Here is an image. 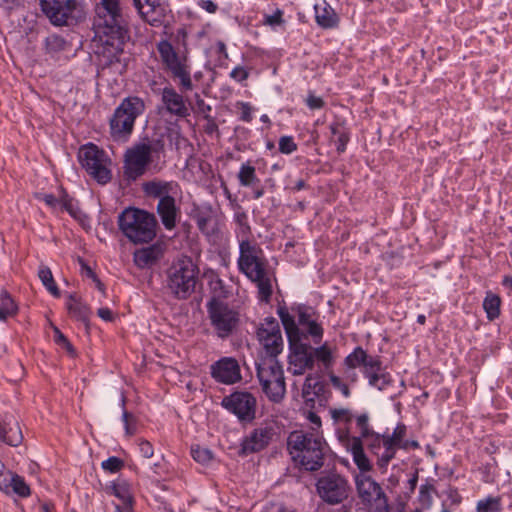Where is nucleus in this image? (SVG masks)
I'll return each instance as SVG.
<instances>
[{
  "label": "nucleus",
  "mask_w": 512,
  "mask_h": 512,
  "mask_svg": "<svg viewBox=\"0 0 512 512\" xmlns=\"http://www.w3.org/2000/svg\"><path fill=\"white\" fill-rule=\"evenodd\" d=\"M241 109L240 119L244 122H250L252 120V107L247 102H237L236 104Z\"/></svg>",
  "instance_id": "obj_58"
},
{
  "label": "nucleus",
  "mask_w": 512,
  "mask_h": 512,
  "mask_svg": "<svg viewBox=\"0 0 512 512\" xmlns=\"http://www.w3.org/2000/svg\"><path fill=\"white\" fill-rule=\"evenodd\" d=\"M164 151V142L157 139L153 142H141L127 149L124 157V174L130 180L142 176L151 161L152 153Z\"/></svg>",
  "instance_id": "obj_10"
},
{
  "label": "nucleus",
  "mask_w": 512,
  "mask_h": 512,
  "mask_svg": "<svg viewBox=\"0 0 512 512\" xmlns=\"http://www.w3.org/2000/svg\"><path fill=\"white\" fill-rule=\"evenodd\" d=\"M330 414H331L332 419L336 423L348 424V423H351L353 420V414L347 408L331 409Z\"/></svg>",
  "instance_id": "obj_47"
},
{
  "label": "nucleus",
  "mask_w": 512,
  "mask_h": 512,
  "mask_svg": "<svg viewBox=\"0 0 512 512\" xmlns=\"http://www.w3.org/2000/svg\"><path fill=\"white\" fill-rule=\"evenodd\" d=\"M145 111L144 101L137 96L126 97L110 119V133L114 140L125 141L131 135L135 120Z\"/></svg>",
  "instance_id": "obj_6"
},
{
  "label": "nucleus",
  "mask_w": 512,
  "mask_h": 512,
  "mask_svg": "<svg viewBox=\"0 0 512 512\" xmlns=\"http://www.w3.org/2000/svg\"><path fill=\"white\" fill-rule=\"evenodd\" d=\"M356 488L362 502L371 506L374 512H391L384 490L374 479L369 476L357 478Z\"/></svg>",
  "instance_id": "obj_15"
},
{
  "label": "nucleus",
  "mask_w": 512,
  "mask_h": 512,
  "mask_svg": "<svg viewBox=\"0 0 512 512\" xmlns=\"http://www.w3.org/2000/svg\"><path fill=\"white\" fill-rule=\"evenodd\" d=\"M306 104L310 109H321L325 103L322 98L310 94L306 99Z\"/></svg>",
  "instance_id": "obj_61"
},
{
  "label": "nucleus",
  "mask_w": 512,
  "mask_h": 512,
  "mask_svg": "<svg viewBox=\"0 0 512 512\" xmlns=\"http://www.w3.org/2000/svg\"><path fill=\"white\" fill-rule=\"evenodd\" d=\"M283 14V11L278 8L272 15L264 16L263 24L270 27L280 26L284 23Z\"/></svg>",
  "instance_id": "obj_55"
},
{
  "label": "nucleus",
  "mask_w": 512,
  "mask_h": 512,
  "mask_svg": "<svg viewBox=\"0 0 512 512\" xmlns=\"http://www.w3.org/2000/svg\"><path fill=\"white\" fill-rule=\"evenodd\" d=\"M310 353L313 360V368L317 365L319 368L328 370L333 366L334 354L327 343L315 348L310 346Z\"/></svg>",
  "instance_id": "obj_28"
},
{
  "label": "nucleus",
  "mask_w": 512,
  "mask_h": 512,
  "mask_svg": "<svg viewBox=\"0 0 512 512\" xmlns=\"http://www.w3.org/2000/svg\"><path fill=\"white\" fill-rule=\"evenodd\" d=\"M258 247L248 239H242L239 242V257L246 255H256L258 253Z\"/></svg>",
  "instance_id": "obj_54"
},
{
  "label": "nucleus",
  "mask_w": 512,
  "mask_h": 512,
  "mask_svg": "<svg viewBox=\"0 0 512 512\" xmlns=\"http://www.w3.org/2000/svg\"><path fill=\"white\" fill-rule=\"evenodd\" d=\"M237 263L240 272L257 285L259 299L268 302L272 295V285L264 261L256 254L239 257Z\"/></svg>",
  "instance_id": "obj_12"
},
{
  "label": "nucleus",
  "mask_w": 512,
  "mask_h": 512,
  "mask_svg": "<svg viewBox=\"0 0 512 512\" xmlns=\"http://www.w3.org/2000/svg\"><path fill=\"white\" fill-rule=\"evenodd\" d=\"M17 312V306L14 300L7 292L0 294V320L4 321L8 317L15 315Z\"/></svg>",
  "instance_id": "obj_39"
},
{
  "label": "nucleus",
  "mask_w": 512,
  "mask_h": 512,
  "mask_svg": "<svg viewBox=\"0 0 512 512\" xmlns=\"http://www.w3.org/2000/svg\"><path fill=\"white\" fill-rule=\"evenodd\" d=\"M139 450L142 456L145 458H151L154 454L152 444L146 440H141L139 442Z\"/></svg>",
  "instance_id": "obj_60"
},
{
  "label": "nucleus",
  "mask_w": 512,
  "mask_h": 512,
  "mask_svg": "<svg viewBox=\"0 0 512 512\" xmlns=\"http://www.w3.org/2000/svg\"><path fill=\"white\" fill-rule=\"evenodd\" d=\"M157 213L163 226L167 230L174 229L176 227V220L179 213V208L176 206L175 197L159 200L157 204Z\"/></svg>",
  "instance_id": "obj_26"
},
{
  "label": "nucleus",
  "mask_w": 512,
  "mask_h": 512,
  "mask_svg": "<svg viewBox=\"0 0 512 512\" xmlns=\"http://www.w3.org/2000/svg\"><path fill=\"white\" fill-rule=\"evenodd\" d=\"M123 466H124L123 460H121L120 458L115 457V456L109 457L108 459L104 460L101 463V467L105 471H108L110 473H116V472L120 471Z\"/></svg>",
  "instance_id": "obj_52"
},
{
  "label": "nucleus",
  "mask_w": 512,
  "mask_h": 512,
  "mask_svg": "<svg viewBox=\"0 0 512 512\" xmlns=\"http://www.w3.org/2000/svg\"><path fill=\"white\" fill-rule=\"evenodd\" d=\"M356 426L360 431L359 438L361 439L374 432L369 426V415L367 413L360 414L356 417Z\"/></svg>",
  "instance_id": "obj_50"
},
{
  "label": "nucleus",
  "mask_w": 512,
  "mask_h": 512,
  "mask_svg": "<svg viewBox=\"0 0 512 512\" xmlns=\"http://www.w3.org/2000/svg\"><path fill=\"white\" fill-rule=\"evenodd\" d=\"M368 383L370 386L375 387L378 390H384L391 384V376L388 373L381 371L377 374L371 375L368 379Z\"/></svg>",
  "instance_id": "obj_46"
},
{
  "label": "nucleus",
  "mask_w": 512,
  "mask_h": 512,
  "mask_svg": "<svg viewBox=\"0 0 512 512\" xmlns=\"http://www.w3.org/2000/svg\"><path fill=\"white\" fill-rule=\"evenodd\" d=\"M98 316L105 320V321H112L113 320V313L112 311L107 307L99 308L97 311Z\"/></svg>",
  "instance_id": "obj_63"
},
{
  "label": "nucleus",
  "mask_w": 512,
  "mask_h": 512,
  "mask_svg": "<svg viewBox=\"0 0 512 512\" xmlns=\"http://www.w3.org/2000/svg\"><path fill=\"white\" fill-rule=\"evenodd\" d=\"M317 24L325 29L334 28L338 24V16L334 9L323 0L314 6Z\"/></svg>",
  "instance_id": "obj_27"
},
{
  "label": "nucleus",
  "mask_w": 512,
  "mask_h": 512,
  "mask_svg": "<svg viewBox=\"0 0 512 512\" xmlns=\"http://www.w3.org/2000/svg\"><path fill=\"white\" fill-rule=\"evenodd\" d=\"M330 382L333 388L340 391L345 398L350 397V389L348 385L345 382H343V380L340 377L332 374L330 375Z\"/></svg>",
  "instance_id": "obj_56"
},
{
  "label": "nucleus",
  "mask_w": 512,
  "mask_h": 512,
  "mask_svg": "<svg viewBox=\"0 0 512 512\" xmlns=\"http://www.w3.org/2000/svg\"><path fill=\"white\" fill-rule=\"evenodd\" d=\"M476 510L477 512H500V499L496 497H488L484 500H480L477 503Z\"/></svg>",
  "instance_id": "obj_43"
},
{
  "label": "nucleus",
  "mask_w": 512,
  "mask_h": 512,
  "mask_svg": "<svg viewBox=\"0 0 512 512\" xmlns=\"http://www.w3.org/2000/svg\"><path fill=\"white\" fill-rule=\"evenodd\" d=\"M276 435L272 424H262L246 435L240 444V454L243 456L257 453L265 449Z\"/></svg>",
  "instance_id": "obj_18"
},
{
  "label": "nucleus",
  "mask_w": 512,
  "mask_h": 512,
  "mask_svg": "<svg viewBox=\"0 0 512 512\" xmlns=\"http://www.w3.org/2000/svg\"><path fill=\"white\" fill-rule=\"evenodd\" d=\"M363 439H364L369 451L374 455H376V452L378 450H380L381 445H383L385 443V441L387 440L385 435H380L375 432H372L371 434L367 435Z\"/></svg>",
  "instance_id": "obj_44"
},
{
  "label": "nucleus",
  "mask_w": 512,
  "mask_h": 512,
  "mask_svg": "<svg viewBox=\"0 0 512 512\" xmlns=\"http://www.w3.org/2000/svg\"><path fill=\"white\" fill-rule=\"evenodd\" d=\"M366 354V351L363 350L362 347H356L353 352L344 359V365L347 368V378H350L351 382L356 381L357 374L354 370L359 366H363L366 360Z\"/></svg>",
  "instance_id": "obj_31"
},
{
  "label": "nucleus",
  "mask_w": 512,
  "mask_h": 512,
  "mask_svg": "<svg viewBox=\"0 0 512 512\" xmlns=\"http://www.w3.org/2000/svg\"><path fill=\"white\" fill-rule=\"evenodd\" d=\"M199 269L188 256H181L165 272V288L174 298L185 300L195 291Z\"/></svg>",
  "instance_id": "obj_4"
},
{
  "label": "nucleus",
  "mask_w": 512,
  "mask_h": 512,
  "mask_svg": "<svg viewBox=\"0 0 512 512\" xmlns=\"http://www.w3.org/2000/svg\"><path fill=\"white\" fill-rule=\"evenodd\" d=\"M208 319L217 337L226 339L237 329L240 322L238 311L218 298L206 304Z\"/></svg>",
  "instance_id": "obj_11"
},
{
  "label": "nucleus",
  "mask_w": 512,
  "mask_h": 512,
  "mask_svg": "<svg viewBox=\"0 0 512 512\" xmlns=\"http://www.w3.org/2000/svg\"><path fill=\"white\" fill-rule=\"evenodd\" d=\"M143 190L148 196L159 198V200L175 197L180 191L177 182L160 180H152L144 183Z\"/></svg>",
  "instance_id": "obj_24"
},
{
  "label": "nucleus",
  "mask_w": 512,
  "mask_h": 512,
  "mask_svg": "<svg viewBox=\"0 0 512 512\" xmlns=\"http://www.w3.org/2000/svg\"><path fill=\"white\" fill-rule=\"evenodd\" d=\"M330 131L336 144L338 153H343L346 150V146L349 142V133L344 124L340 122H334L330 125Z\"/></svg>",
  "instance_id": "obj_35"
},
{
  "label": "nucleus",
  "mask_w": 512,
  "mask_h": 512,
  "mask_svg": "<svg viewBox=\"0 0 512 512\" xmlns=\"http://www.w3.org/2000/svg\"><path fill=\"white\" fill-rule=\"evenodd\" d=\"M321 388L322 386L320 382L313 378L312 375H308L303 385V395L304 397L308 398L311 390L314 395H317L319 391H321Z\"/></svg>",
  "instance_id": "obj_51"
},
{
  "label": "nucleus",
  "mask_w": 512,
  "mask_h": 512,
  "mask_svg": "<svg viewBox=\"0 0 512 512\" xmlns=\"http://www.w3.org/2000/svg\"><path fill=\"white\" fill-rule=\"evenodd\" d=\"M211 376L219 383L231 385L242 378L238 361L233 357H223L211 365Z\"/></svg>",
  "instance_id": "obj_20"
},
{
  "label": "nucleus",
  "mask_w": 512,
  "mask_h": 512,
  "mask_svg": "<svg viewBox=\"0 0 512 512\" xmlns=\"http://www.w3.org/2000/svg\"><path fill=\"white\" fill-rule=\"evenodd\" d=\"M162 256V246L153 244L148 247L136 250L133 255V260L137 267L144 269L155 265L162 258Z\"/></svg>",
  "instance_id": "obj_25"
},
{
  "label": "nucleus",
  "mask_w": 512,
  "mask_h": 512,
  "mask_svg": "<svg viewBox=\"0 0 512 512\" xmlns=\"http://www.w3.org/2000/svg\"><path fill=\"white\" fill-rule=\"evenodd\" d=\"M349 450L353 456V461L359 470L363 472H368L371 470V464L369 459L364 453L363 443L361 438L353 437L349 443Z\"/></svg>",
  "instance_id": "obj_29"
},
{
  "label": "nucleus",
  "mask_w": 512,
  "mask_h": 512,
  "mask_svg": "<svg viewBox=\"0 0 512 512\" xmlns=\"http://www.w3.org/2000/svg\"><path fill=\"white\" fill-rule=\"evenodd\" d=\"M195 102L198 107L199 112L208 113L211 111L210 105L206 104L205 101L200 97L199 94H195Z\"/></svg>",
  "instance_id": "obj_62"
},
{
  "label": "nucleus",
  "mask_w": 512,
  "mask_h": 512,
  "mask_svg": "<svg viewBox=\"0 0 512 512\" xmlns=\"http://www.w3.org/2000/svg\"><path fill=\"white\" fill-rule=\"evenodd\" d=\"M79 161L83 168L100 184H106L111 179L107 168L108 159L103 150L89 143L81 147Z\"/></svg>",
  "instance_id": "obj_14"
},
{
  "label": "nucleus",
  "mask_w": 512,
  "mask_h": 512,
  "mask_svg": "<svg viewBox=\"0 0 512 512\" xmlns=\"http://www.w3.org/2000/svg\"><path fill=\"white\" fill-rule=\"evenodd\" d=\"M122 421L124 423L125 433L128 436H132L137 431V419L128 411L124 410L122 413Z\"/></svg>",
  "instance_id": "obj_48"
},
{
  "label": "nucleus",
  "mask_w": 512,
  "mask_h": 512,
  "mask_svg": "<svg viewBox=\"0 0 512 512\" xmlns=\"http://www.w3.org/2000/svg\"><path fill=\"white\" fill-rule=\"evenodd\" d=\"M191 456L196 462L203 465L208 464L213 458V454L208 448L199 445L191 447Z\"/></svg>",
  "instance_id": "obj_45"
},
{
  "label": "nucleus",
  "mask_w": 512,
  "mask_h": 512,
  "mask_svg": "<svg viewBox=\"0 0 512 512\" xmlns=\"http://www.w3.org/2000/svg\"><path fill=\"white\" fill-rule=\"evenodd\" d=\"M0 440L10 446H18L23 440L21 430L16 422L0 423Z\"/></svg>",
  "instance_id": "obj_30"
},
{
  "label": "nucleus",
  "mask_w": 512,
  "mask_h": 512,
  "mask_svg": "<svg viewBox=\"0 0 512 512\" xmlns=\"http://www.w3.org/2000/svg\"><path fill=\"white\" fill-rule=\"evenodd\" d=\"M42 13L54 26H68L85 18L84 0H39Z\"/></svg>",
  "instance_id": "obj_7"
},
{
  "label": "nucleus",
  "mask_w": 512,
  "mask_h": 512,
  "mask_svg": "<svg viewBox=\"0 0 512 512\" xmlns=\"http://www.w3.org/2000/svg\"><path fill=\"white\" fill-rule=\"evenodd\" d=\"M277 313L284 326L291 350L288 370L293 375H303L306 370H313L310 345L301 342V331L296 325L294 316L290 315L285 307H279Z\"/></svg>",
  "instance_id": "obj_3"
},
{
  "label": "nucleus",
  "mask_w": 512,
  "mask_h": 512,
  "mask_svg": "<svg viewBox=\"0 0 512 512\" xmlns=\"http://www.w3.org/2000/svg\"><path fill=\"white\" fill-rule=\"evenodd\" d=\"M398 449V446L387 439L385 443L381 445L380 450L376 452L377 465L383 472L386 471L388 464L395 457Z\"/></svg>",
  "instance_id": "obj_33"
},
{
  "label": "nucleus",
  "mask_w": 512,
  "mask_h": 512,
  "mask_svg": "<svg viewBox=\"0 0 512 512\" xmlns=\"http://www.w3.org/2000/svg\"><path fill=\"white\" fill-rule=\"evenodd\" d=\"M406 434V427L403 424H399L395 427L393 430V433L391 435H387L386 438L391 441L393 444L401 447V443L403 442V439Z\"/></svg>",
  "instance_id": "obj_53"
},
{
  "label": "nucleus",
  "mask_w": 512,
  "mask_h": 512,
  "mask_svg": "<svg viewBox=\"0 0 512 512\" xmlns=\"http://www.w3.org/2000/svg\"><path fill=\"white\" fill-rule=\"evenodd\" d=\"M257 377L269 400L278 403L286 393L283 368L274 357H265L257 363Z\"/></svg>",
  "instance_id": "obj_8"
},
{
  "label": "nucleus",
  "mask_w": 512,
  "mask_h": 512,
  "mask_svg": "<svg viewBox=\"0 0 512 512\" xmlns=\"http://www.w3.org/2000/svg\"><path fill=\"white\" fill-rule=\"evenodd\" d=\"M11 490L20 497H28L30 495V488L24 479L17 475L10 473Z\"/></svg>",
  "instance_id": "obj_41"
},
{
  "label": "nucleus",
  "mask_w": 512,
  "mask_h": 512,
  "mask_svg": "<svg viewBox=\"0 0 512 512\" xmlns=\"http://www.w3.org/2000/svg\"><path fill=\"white\" fill-rule=\"evenodd\" d=\"M192 218L206 237L210 238L218 234V219L211 206L196 207L193 210Z\"/></svg>",
  "instance_id": "obj_23"
},
{
  "label": "nucleus",
  "mask_w": 512,
  "mask_h": 512,
  "mask_svg": "<svg viewBox=\"0 0 512 512\" xmlns=\"http://www.w3.org/2000/svg\"><path fill=\"white\" fill-rule=\"evenodd\" d=\"M118 225L123 235L135 244L148 243L156 236L155 216L142 209H124L118 216Z\"/></svg>",
  "instance_id": "obj_5"
},
{
  "label": "nucleus",
  "mask_w": 512,
  "mask_h": 512,
  "mask_svg": "<svg viewBox=\"0 0 512 512\" xmlns=\"http://www.w3.org/2000/svg\"><path fill=\"white\" fill-rule=\"evenodd\" d=\"M157 50L160 54L162 63L168 70L174 80L179 81V88L182 93L193 90L191 79V67L188 59L184 55H179L172 44L167 40H162L157 44Z\"/></svg>",
  "instance_id": "obj_9"
},
{
  "label": "nucleus",
  "mask_w": 512,
  "mask_h": 512,
  "mask_svg": "<svg viewBox=\"0 0 512 512\" xmlns=\"http://www.w3.org/2000/svg\"><path fill=\"white\" fill-rule=\"evenodd\" d=\"M279 151L282 154H292L298 148L292 136H282L279 139Z\"/></svg>",
  "instance_id": "obj_49"
},
{
  "label": "nucleus",
  "mask_w": 512,
  "mask_h": 512,
  "mask_svg": "<svg viewBox=\"0 0 512 512\" xmlns=\"http://www.w3.org/2000/svg\"><path fill=\"white\" fill-rule=\"evenodd\" d=\"M69 314L78 321L87 322L90 317L89 307L73 295L68 297L66 303Z\"/></svg>",
  "instance_id": "obj_32"
},
{
  "label": "nucleus",
  "mask_w": 512,
  "mask_h": 512,
  "mask_svg": "<svg viewBox=\"0 0 512 512\" xmlns=\"http://www.w3.org/2000/svg\"><path fill=\"white\" fill-rule=\"evenodd\" d=\"M315 486L318 496L328 505H338L349 497V482L344 476L337 473L321 476Z\"/></svg>",
  "instance_id": "obj_13"
},
{
  "label": "nucleus",
  "mask_w": 512,
  "mask_h": 512,
  "mask_svg": "<svg viewBox=\"0 0 512 512\" xmlns=\"http://www.w3.org/2000/svg\"><path fill=\"white\" fill-rule=\"evenodd\" d=\"M161 102L167 114L177 118H186L190 115L188 101L171 84L161 89Z\"/></svg>",
  "instance_id": "obj_19"
},
{
  "label": "nucleus",
  "mask_w": 512,
  "mask_h": 512,
  "mask_svg": "<svg viewBox=\"0 0 512 512\" xmlns=\"http://www.w3.org/2000/svg\"><path fill=\"white\" fill-rule=\"evenodd\" d=\"M237 178L240 185L244 187H251L260 182L256 175L255 167L252 166L249 162L243 163L240 166Z\"/></svg>",
  "instance_id": "obj_36"
},
{
  "label": "nucleus",
  "mask_w": 512,
  "mask_h": 512,
  "mask_svg": "<svg viewBox=\"0 0 512 512\" xmlns=\"http://www.w3.org/2000/svg\"><path fill=\"white\" fill-rule=\"evenodd\" d=\"M38 276L42 284L53 296H60L59 288L54 281L50 268H48L47 266H41L38 271Z\"/></svg>",
  "instance_id": "obj_38"
},
{
  "label": "nucleus",
  "mask_w": 512,
  "mask_h": 512,
  "mask_svg": "<svg viewBox=\"0 0 512 512\" xmlns=\"http://www.w3.org/2000/svg\"><path fill=\"white\" fill-rule=\"evenodd\" d=\"M298 321L297 327L301 331V341L311 337L315 344H319L323 338V328L314 317L310 308L300 306L297 309Z\"/></svg>",
  "instance_id": "obj_21"
},
{
  "label": "nucleus",
  "mask_w": 512,
  "mask_h": 512,
  "mask_svg": "<svg viewBox=\"0 0 512 512\" xmlns=\"http://www.w3.org/2000/svg\"><path fill=\"white\" fill-rule=\"evenodd\" d=\"M133 5L140 17L152 26H159L166 16L162 0H140V4L133 2Z\"/></svg>",
  "instance_id": "obj_22"
},
{
  "label": "nucleus",
  "mask_w": 512,
  "mask_h": 512,
  "mask_svg": "<svg viewBox=\"0 0 512 512\" xmlns=\"http://www.w3.org/2000/svg\"><path fill=\"white\" fill-rule=\"evenodd\" d=\"M383 371L382 362L377 356H370L366 354V360L363 363V374L369 379L371 375Z\"/></svg>",
  "instance_id": "obj_40"
},
{
  "label": "nucleus",
  "mask_w": 512,
  "mask_h": 512,
  "mask_svg": "<svg viewBox=\"0 0 512 512\" xmlns=\"http://www.w3.org/2000/svg\"><path fill=\"white\" fill-rule=\"evenodd\" d=\"M248 76V71L242 66H237L230 72V77L237 82H243Z\"/></svg>",
  "instance_id": "obj_59"
},
{
  "label": "nucleus",
  "mask_w": 512,
  "mask_h": 512,
  "mask_svg": "<svg viewBox=\"0 0 512 512\" xmlns=\"http://www.w3.org/2000/svg\"><path fill=\"white\" fill-rule=\"evenodd\" d=\"M222 406L240 421L250 422L255 418L256 398L249 392L237 391L224 397Z\"/></svg>",
  "instance_id": "obj_16"
},
{
  "label": "nucleus",
  "mask_w": 512,
  "mask_h": 512,
  "mask_svg": "<svg viewBox=\"0 0 512 512\" xmlns=\"http://www.w3.org/2000/svg\"><path fill=\"white\" fill-rule=\"evenodd\" d=\"M95 14L94 25L101 42L99 54L104 65H112L120 61L130 37L127 7L121 0H99Z\"/></svg>",
  "instance_id": "obj_1"
},
{
  "label": "nucleus",
  "mask_w": 512,
  "mask_h": 512,
  "mask_svg": "<svg viewBox=\"0 0 512 512\" xmlns=\"http://www.w3.org/2000/svg\"><path fill=\"white\" fill-rule=\"evenodd\" d=\"M111 493L122 501V503H133V496L130 490V484L123 479H119L109 487Z\"/></svg>",
  "instance_id": "obj_37"
},
{
  "label": "nucleus",
  "mask_w": 512,
  "mask_h": 512,
  "mask_svg": "<svg viewBox=\"0 0 512 512\" xmlns=\"http://www.w3.org/2000/svg\"><path fill=\"white\" fill-rule=\"evenodd\" d=\"M287 447L293 462L302 469L314 472L324 465L329 447L319 431L296 430L289 434Z\"/></svg>",
  "instance_id": "obj_2"
},
{
  "label": "nucleus",
  "mask_w": 512,
  "mask_h": 512,
  "mask_svg": "<svg viewBox=\"0 0 512 512\" xmlns=\"http://www.w3.org/2000/svg\"><path fill=\"white\" fill-rule=\"evenodd\" d=\"M501 298L492 291L486 292L483 300V309L487 319L493 321L500 316Z\"/></svg>",
  "instance_id": "obj_34"
},
{
  "label": "nucleus",
  "mask_w": 512,
  "mask_h": 512,
  "mask_svg": "<svg viewBox=\"0 0 512 512\" xmlns=\"http://www.w3.org/2000/svg\"><path fill=\"white\" fill-rule=\"evenodd\" d=\"M42 200L51 208H55L59 204V200L53 194L43 195Z\"/></svg>",
  "instance_id": "obj_64"
},
{
  "label": "nucleus",
  "mask_w": 512,
  "mask_h": 512,
  "mask_svg": "<svg viewBox=\"0 0 512 512\" xmlns=\"http://www.w3.org/2000/svg\"><path fill=\"white\" fill-rule=\"evenodd\" d=\"M257 337L263 346L267 357L276 359L283 351V338L278 321L275 318H266L257 330Z\"/></svg>",
  "instance_id": "obj_17"
},
{
  "label": "nucleus",
  "mask_w": 512,
  "mask_h": 512,
  "mask_svg": "<svg viewBox=\"0 0 512 512\" xmlns=\"http://www.w3.org/2000/svg\"><path fill=\"white\" fill-rule=\"evenodd\" d=\"M54 340L58 345H61L65 348L69 353H74V348L66 336L57 328L54 327Z\"/></svg>",
  "instance_id": "obj_57"
},
{
  "label": "nucleus",
  "mask_w": 512,
  "mask_h": 512,
  "mask_svg": "<svg viewBox=\"0 0 512 512\" xmlns=\"http://www.w3.org/2000/svg\"><path fill=\"white\" fill-rule=\"evenodd\" d=\"M45 50L47 53L53 54L65 49L66 41L63 37L52 34L44 40Z\"/></svg>",
  "instance_id": "obj_42"
}]
</instances>
